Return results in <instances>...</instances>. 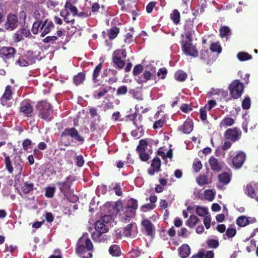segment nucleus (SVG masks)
Wrapping results in <instances>:
<instances>
[{
    "label": "nucleus",
    "instance_id": "obj_1",
    "mask_svg": "<svg viewBox=\"0 0 258 258\" xmlns=\"http://www.w3.org/2000/svg\"><path fill=\"white\" fill-rule=\"evenodd\" d=\"M54 28L53 22L49 19H45L42 22H34L31 31L33 34L36 35L41 33L40 36L44 37Z\"/></svg>",
    "mask_w": 258,
    "mask_h": 258
},
{
    "label": "nucleus",
    "instance_id": "obj_2",
    "mask_svg": "<svg viewBox=\"0 0 258 258\" xmlns=\"http://www.w3.org/2000/svg\"><path fill=\"white\" fill-rule=\"evenodd\" d=\"M93 249V245L86 233L79 238L77 242L76 251L77 254H83Z\"/></svg>",
    "mask_w": 258,
    "mask_h": 258
},
{
    "label": "nucleus",
    "instance_id": "obj_3",
    "mask_svg": "<svg viewBox=\"0 0 258 258\" xmlns=\"http://www.w3.org/2000/svg\"><path fill=\"white\" fill-rule=\"evenodd\" d=\"M36 108L38 111V116L44 120L49 119L53 112L51 104L45 101L38 102Z\"/></svg>",
    "mask_w": 258,
    "mask_h": 258
},
{
    "label": "nucleus",
    "instance_id": "obj_4",
    "mask_svg": "<svg viewBox=\"0 0 258 258\" xmlns=\"http://www.w3.org/2000/svg\"><path fill=\"white\" fill-rule=\"evenodd\" d=\"M244 85L238 80H235L232 82L229 86L230 94L233 99L240 98L243 92Z\"/></svg>",
    "mask_w": 258,
    "mask_h": 258
},
{
    "label": "nucleus",
    "instance_id": "obj_5",
    "mask_svg": "<svg viewBox=\"0 0 258 258\" xmlns=\"http://www.w3.org/2000/svg\"><path fill=\"white\" fill-rule=\"evenodd\" d=\"M16 52V49L13 47L3 46L0 49V57L6 63H10L11 61L14 60Z\"/></svg>",
    "mask_w": 258,
    "mask_h": 258
},
{
    "label": "nucleus",
    "instance_id": "obj_6",
    "mask_svg": "<svg viewBox=\"0 0 258 258\" xmlns=\"http://www.w3.org/2000/svg\"><path fill=\"white\" fill-rule=\"evenodd\" d=\"M70 137L76 141L83 143L84 138L79 134L78 131L75 127L66 128L61 134V137Z\"/></svg>",
    "mask_w": 258,
    "mask_h": 258
},
{
    "label": "nucleus",
    "instance_id": "obj_7",
    "mask_svg": "<svg viewBox=\"0 0 258 258\" xmlns=\"http://www.w3.org/2000/svg\"><path fill=\"white\" fill-rule=\"evenodd\" d=\"M20 112L25 116L31 117L33 115V107L32 101L29 99H25L20 103Z\"/></svg>",
    "mask_w": 258,
    "mask_h": 258
},
{
    "label": "nucleus",
    "instance_id": "obj_8",
    "mask_svg": "<svg viewBox=\"0 0 258 258\" xmlns=\"http://www.w3.org/2000/svg\"><path fill=\"white\" fill-rule=\"evenodd\" d=\"M241 134V131L237 127L228 128L224 133V137L227 140L235 142L239 140Z\"/></svg>",
    "mask_w": 258,
    "mask_h": 258
},
{
    "label": "nucleus",
    "instance_id": "obj_9",
    "mask_svg": "<svg viewBox=\"0 0 258 258\" xmlns=\"http://www.w3.org/2000/svg\"><path fill=\"white\" fill-rule=\"evenodd\" d=\"M182 50L187 55L194 57H197L198 56L199 52L196 47L191 43L186 41L182 40L181 42Z\"/></svg>",
    "mask_w": 258,
    "mask_h": 258
},
{
    "label": "nucleus",
    "instance_id": "obj_10",
    "mask_svg": "<svg viewBox=\"0 0 258 258\" xmlns=\"http://www.w3.org/2000/svg\"><path fill=\"white\" fill-rule=\"evenodd\" d=\"M72 176L69 175L66 178L64 181H59L57 182V185L59 186L60 191L66 197L71 191V187L72 184L71 179Z\"/></svg>",
    "mask_w": 258,
    "mask_h": 258
},
{
    "label": "nucleus",
    "instance_id": "obj_11",
    "mask_svg": "<svg viewBox=\"0 0 258 258\" xmlns=\"http://www.w3.org/2000/svg\"><path fill=\"white\" fill-rule=\"evenodd\" d=\"M194 28V19H187L185 21L183 26L184 33L186 38L190 41H192L193 39V35L195 31Z\"/></svg>",
    "mask_w": 258,
    "mask_h": 258
},
{
    "label": "nucleus",
    "instance_id": "obj_12",
    "mask_svg": "<svg viewBox=\"0 0 258 258\" xmlns=\"http://www.w3.org/2000/svg\"><path fill=\"white\" fill-rule=\"evenodd\" d=\"M18 23L17 16L14 14H9L7 16L4 27L8 30H13L17 27Z\"/></svg>",
    "mask_w": 258,
    "mask_h": 258
},
{
    "label": "nucleus",
    "instance_id": "obj_13",
    "mask_svg": "<svg viewBox=\"0 0 258 258\" xmlns=\"http://www.w3.org/2000/svg\"><path fill=\"white\" fill-rule=\"evenodd\" d=\"M12 98V90L11 86H7L6 87L5 92L1 98V104L3 106H6L7 107L10 106L7 102L10 100Z\"/></svg>",
    "mask_w": 258,
    "mask_h": 258
},
{
    "label": "nucleus",
    "instance_id": "obj_14",
    "mask_svg": "<svg viewBox=\"0 0 258 258\" xmlns=\"http://www.w3.org/2000/svg\"><path fill=\"white\" fill-rule=\"evenodd\" d=\"M108 218H110L109 216H104L101 218V220L97 221L95 224V229L96 231L101 232L103 233H105L108 232V228L106 225L104 223L106 219L108 221Z\"/></svg>",
    "mask_w": 258,
    "mask_h": 258
},
{
    "label": "nucleus",
    "instance_id": "obj_15",
    "mask_svg": "<svg viewBox=\"0 0 258 258\" xmlns=\"http://www.w3.org/2000/svg\"><path fill=\"white\" fill-rule=\"evenodd\" d=\"M246 159V154L242 151H240L232 159L233 165L236 168H240Z\"/></svg>",
    "mask_w": 258,
    "mask_h": 258
},
{
    "label": "nucleus",
    "instance_id": "obj_16",
    "mask_svg": "<svg viewBox=\"0 0 258 258\" xmlns=\"http://www.w3.org/2000/svg\"><path fill=\"white\" fill-rule=\"evenodd\" d=\"M141 224L144 228L147 235L150 236L153 235L155 231V227L151 221L147 219H144L142 221Z\"/></svg>",
    "mask_w": 258,
    "mask_h": 258
},
{
    "label": "nucleus",
    "instance_id": "obj_17",
    "mask_svg": "<svg viewBox=\"0 0 258 258\" xmlns=\"http://www.w3.org/2000/svg\"><path fill=\"white\" fill-rule=\"evenodd\" d=\"M151 167V168L148 169V172L151 176L154 175L155 172H157L160 171L161 160L159 157H155L153 159Z\"/></svg>",
    "mask_w": 258,
    "mask_h": 258
},
{
    "label": "nucleus",
    "instance_id": "obj_18",
    "mask_svg": "<svg viewBox=\"0 0 258 258\" xmlns=\"http://www.w3.org/2000/svg\"><path fill=\"white\" fill-rule=\"evenodd\" d=\"M209 163L212 171L219 172L222 170V165L214 156H211L209 159Z\"/></svg>",
    "mask_w": 258,
    "mask_h": 258
},
{
    "label": "nucleus",
    "instance_id": "obj_19",
    "mask_svg": "<svg viewBox=\"0 0 258 258\" xmlns=\"http://www.w3.org/2000/svg\"><path fill=\"white\" fill-rule=\"evenodd\" d=\"M48 14L46 13L44 10H35L33 14V17L35 19L34 22H42L45 19H48L47 18Z\"/></svg>",
    "mask_w": 258,
    "mask_h": 258
},
{
    "label": "nucleus",
    "instance_id": "obj_20",
    "mask_svg": "<svg viewBox=\"0 0 258 258\" xmlns=\"http://www.w3.org/2000/svg\"><path fill=\"white\" fill-rule=\"evenodd\" d=\"M194 124L190 119H186L179 129L186 134H189L193 130Z\"/></svg>",
    "mask_w": 258,
    "mask_h": 258
},
{
    "label": "nucleus",
    "instance_id": "obj_21",
    "mask_svg": "<svg viewBox=\"0 0 258 258\" xmlns=\"http://www.w3.org/2000/svg\"><path fill=\"white\" fill-rule=\"evenodd\" d=\"M104 233L101 232L95 231L92 234V238L95 241L97 242H104L105 240H108V236L103 235Z\"/></svg>",
    "mask_w": 258,
    "mask_h": 258
},
{
    "label": "nucleus",
    "instance_id": "obj_22",
    "mask_svg": "<svg viewBox=\"0 0 258 258\" xmlns=\"http://www.w3.org/2000/svg\"><path fill=\"white\" fill-rule=\"evenodd\" d=\"M109 254L113 257L120 256L122 253L119 245L117 244L111 245L108 249Z\"/></svg>",
    "mask_w": 258,
    "mask_h": 258
},
{
    "label": "nucleus",
    "instance_id": "obj_23",
    "mask_svg": "<svg viewBox=\"0 0 258 258\" xmlns=\"http://www.w3.org/2000/svg\"><path fill=\"white\" fill-rule=\"evenodd\" d=\"M178 253L181 257H187L190 254L189 246L187 244H182L178 249Z\"/></svg>",
    "mask_w": 258,
    "mask_h": 258
},
{
    "label": "nucleus",
    "instance_id": "obj_24",
    "mask_svg": "<svg viewBox=\"0 0 258 258\" xmlns=\"http://www.w3.org/2000/svg\"><path fill=\"white\" fill-rule=\"evenodd\" d=\"M102 66L103 64L102 62L99 63L96 66L93 72L92 79L94 83H97L99 81L98 78L100 74L101 71L102 69Z\"/></svg>",
    "mask_w": 258,
    "mask_h": 258
},
{
    "label": "nucleus",
    "instance_id": "obj_25",
    "mask_svg": "<svg viewBox=\"0 0 258 258\" xmlns=\"http://www.w3.org/2000/svg\"><path fill=\"white\" fill-rule=\"evenodd\" d=\"M170 18L173 23L178 25L180 23V14L177 9H174L170 14Z\"/></svg>",
    "mask_w": 258,
    "mask_h": 258
},
{
    "label": "nucleus",
    "instance_id": "obj_26",
    "mask_svg": "<svg viewBox=\"0 0 258 258\" xmlns=\"http://www.w3.org/2000/svg\"><path fill=\"white\" fill-rule=\"evenodd\" d=\"M86 79V73L85 72L79 73L73 78V82L77 86L83 83Z\"/></svg>",
    "mask_w": 258,
    "mask_h": 258
},
{
    "label": "nucleus",
    "instance_id": "obj_27",
    "mask_svg": "<svg viewBox=\"0 0 258 258\" xmlns=\"http://www.w3.org/2000/svg\"><path fill=\"white\" fill-rule=\"evenodd\" d=\"M152 76V72L146 70L144 71L141 77L138 80V83L140 84L146 83L151 79Z\"/></svg>",
    "mask_w": 258,
    "mask_h": 258
},
{
    "label": "nucleus",
    "instance_id": "obj_28",
    "mask_svg": "<svg viewBox=\"0 0 258 258\" xmlns=\"http://www.w3.org/2000/svg\"><path fill=\"white\" fill-rule=\"evenodd\" d=\"M118 53L117 52L116 53V55H113L112 61L119 69H121L125 66V61L122 60L121 57H118Z\"/></svg>",
    "mask_w": 258,
    "mask_h": 258
},
{
    "label": "nucleus",
    "instance_id": "obj_29",
    "mask_svg": "<svg viewBox=\"0 0 258 258\" xmlns=\"http://www.w3.org/2000/svg\"><path fill=\"white\" fill-rule=\"evenodd\" d=\"M199 221V218L197 216L190 215L186 222V225L190 228H194Z\"/></svg>",
    "mask_w": 258,
    "mask_h": 258
},
{
    "label": "nucleus",
    "instance_id": "obj_30",
    "mask_svg": "<svg viewBox=\"0 0 258 258\" xmlns=\"http://www.w3.org/2000/svg\"><path fill=\"white\" fill-rule=\"evenodd\" d=\"M3 155L5 157L6 168L7 169V171L9 173H12L14 171V169L12 166L11 159L10 157L7 155V154L5 153H3Z\"/></svg>",
    "mask_w": 258,
    "mask_h": 258
},
{
    "label": "nucleus",
    "instance_id": "obj_31",
    "mask_svg": "<svg viewBox=\"0 0 258 258\" xmlns=\"http://www.w3.org/2000/svg\"><path fill=\"white\" fill-rule=\"evenodd\" d=\"M64 8L67 11H70L73 17L76 16L78 14L77 8L70 2H66L64 5Z\"/></svg>",
    "mask_w": 258,
    "mask_h": 258
},
{
    "label": "nucleus",
    "instance_id": "obj_32",
    "mask_svg": "<svg viewBox=\"0 0 258 258\" xmlns=\"http://www.w3.org/2000/svg\"><path fill=\"white\" fill-rule=\"evenodd\" d=\"M34 185L33 183H30L28 181H26L24 183L22 187V190L25 194H29L34 189Z\"/></svg>",
    "mask_w": 258,
    "mask_h": 258
},
{
    "label": "nucleus",
    "instance_id": "obj_33",
    "mask_svg": "<svg viewBox=\"0 0 258 258\" xmlns=\"http://www.w3.org/2000/svg\"><path fill=\"white\" fill-rule=\"evenodd\" d=\"M219 181L225 184L229 183L230 181V176L227 172H223L218 175Z\"/></svg>",
    "mask_w": 258,
    "mask_h": 258
},
{
    "label": "nucleus",
    "instance_id": "obj_34",
    "mask_svg": "<svg viewBox=\"0 0 258 258\" xmlns=\"http://www.w3.org/2000/svg\"><path fill=\"white\" fill-rule=\"evenodd\" d=\"M245 194L251 198H255L256 197V194L253 186L251 183H248L246 185L244 189Z\"/></svg>",
    "mask_w": 258,
    "mask_h": 258
},
{
    "label": "nucleus",
    "instance_id": "obj_35",
    "mask_svg": "<svg viewBox=\"0 0 258 258\" xmlns=\"http://www.w3.org/2000/svg\"><path fill=\"white\" fill-rule=\"evenodd\" d=\"M249 223V220L245 216H241L236 220V224L240 227H244Z\"/></svg>",
    "mask_w": 258,
    "mask_h": 258
},
{
    "label": "nucleus",
    "instance_id": "obj_36",
    "mask_svg": "<svg viewBox=\"0 0 258 258\" xmlns=\"http://www.w3.org/2000/svg\"><path fill=\"white\" fill-rule=\"evenodd\" d=\"M119 32V28L117 27H113L108 31V36L110 39L115 38Z\"/></svg>",
    "mask_w": 258,
    "mask_h": 258
},
{
    "label": "nucleus",
    "instance_id": "obj_37",
    "mask_svg": "<svg viewBox=\"0 0 258 258\" xmlns=\"http://www.w3.org/2000/svg\"><path fill=\"white\" fill-rule=\"evenodd\" d=\"M230 28L226 26H222L219 29V35L221 38H224L231 35Z\"/></svg>",
    "mask_w": 258,
    "mask_h": 258
},
{
    "label": "nucleus",
    "instance_id": "obj_38",
    "mask_svg": "<svg viewBox=\"0 0 258 258\" xmlns=\"http://www.w3.org/2000/svg\"><path fill=\"white\" fill-rule=\"evenodd\" d=\"M238 59L241 61H244L250 60L252 58V56L246 52H240L237 54Z\"/></svg>",
    "mask_w": 258,
    "mask_h": 258
},
{
    "label": "nucleus",
    "instance_id": "obj_39",
    "mask_svg": "<svg viewBox=\"0 0 258 258\" xmlns=\"http://www.w3.org/2000/svg\"><path fill=\"white\" fill-rule=\"evenodd\" d=\"M197 182L199 185L203 186L209 183L208 177L205 175H200L196 178Z\"/></svg>",
    "mask_w": 258,
    "mask_h": 258
},
{
    "label": "nucleus",
    "instance_id": "obj_40",
    "mask_svg": "<svg viewBox=\"0 0 258 258\" xmlns=\"http://www.w3.org/2000/svg\"><path fill=\"white\" fill-rule=\"evenodd\" d=\"M210 49L213 52H217L219 54L221 52L222 48L219 42H212Z\"/></svg>",
    "mask_w": 258,
    "mask_h": 258
},
{
    "label": "nucleus",
    "instance_id": "obj_41",
    "mask_svg": "<svg viewBox=\"0 0 258 258\" xmlns=\"http://www.w3.org/2000/svg\"><path fill=\"white\" fill-rule=\"evenodd\" d=\"M234 122L232 118L226 117L223 119L220 122L221 127H227L232 125Z\"/></svg>",
    "mask_w": 258,
    "mask_h": 258
},
{
    "label": "nucleus",
    "instance_id": "obj_42",
    "mask_svg": "<svg viewBox=\"0 0 258 258\" xmlns=\"http://www.w3.org/2000/svg\"><path fill=\"white\" fill-rule=\"evenodd\" d=\"M174 78L176 81L183 82L186 79L187 74L182 71H178L175 73Z\"/></svg>",
    "mask_w": 258,
    "mask_h": 258
},
{
    "label": "nucleus",
    "instance_id": "obj_43",
    "mask_svg": "<svg viewBox=\"0 0 258 258\" xmlns=\"http://www.w3.org/2000/svg\"><path fill=\"white\" fill-rule=\"evenodd\" d=\"M111 87L108 86L100 88L99 91L97 92V97L100 98L104 96L111 90Z\"/></svg>",
    "mask_w": 258,
    "mask_h": 258
},
{
    "label": "nucleus",
    "instance_id": "obj_44",
    "mask_svg": "<svg viewBox=\"0 0 258 258\" xmlns=\"http://www.w3.org/2000/svg\"><path fill=\"white\" fill-rule=\"evenodd\" d=\"M55 191V187L48 186L46 188L45 196L48 198H52Z\"/></svg>",
    "mask_w": 258,
    "mask_h": 258
},
{
    "label": "nucleus",
    "instance_id": "obj_45",
    "mask_svg": "<svg viewBox=\"0 0 258 258\" xmlns=\"http://www.w3.org/2000/svg\"><path fill=\"white\" fill-rule=\"evenodd\" d=\"M148 143L147 140L142 139L140 141L139 144L137 147V151H145V148L148 146Z\"/></svg>",
    "mask_w": 258,
    "mask_h": 258
},
{
    "label": "nucleus",
    "instance_id": "obj_46",
    "mask_svg": "<svg viewBox=\"0 0 258 258\" xmlns=\"http://www.w3.org/2000/svg\"><path fill=\"white\" fill-rule=\"evenodd\" d=\"M204 195L206 200L212 201L215 198V193L211 189H206L204 191Z\"/></svg>",
    "mask_w": 258,
    "mask_h": 258
},
{
    "label": "nucleus",
    "instance_id": "obj_47",
    "mask_svg": "<svg viewBox=\"0 0 258 258\" xmlns=\"http://www.w3.org/2000/svg\"><path fill=\"white\" fill-rule=\"evenodd\" d=\"M131 116H132L133 117V120L134 124L136 126V127L138 128V130L141 129V130L142 131L143 130V129H142L143 124H141L142 116L141 115H140L139 119L140 120V121L139 123L137 121V120H136L135 119V118H136V117H137L136 114L134 113V114H131Z\"/></svg>",
    "mask_w": 258,
    "mask_h": 258
},
{
    "label": "nucleus",
    "instance_id": "obj_48",
    "mask_svg": "<svg viewBox=\"0 0 258 258\" xmlns=\"http://www.w3.org/2000/svg\"><path fill=\"white\" fill-rule=\"evenodd\" d=\"M251 105V101L250 98L248 97H246L243 99L242 101L241 106L243 109H248Z\"/></svg>",
    "mask_w": 258,
    "mask_h": 258
},
{
    "label": "nucleus",
    "instance_id": "obj_49",
    "mask_svg": "<svg viewBox=\"0 0 258 258\" xmlns=\"http://www.w3.org/2000/svg\"><path fill=\"white\" fill-rule=\"evenodd\" d=\"M196 213L200 216H205L208 213V210L206 208L198 206L196 208Z\"/></svg>",
    "mask_w": 258,
    "mask_h": 258
},
{
    "label": "nucleus",
    "instance_id": "obj_50",
    "mask_svg": "<svg viewBox=\"0 0 258 258\" xmlns=\"http://www.w3.org/2000/svg\"><path fill=\"white\" fill-rule=\"evenodd\" d=\"M127 205L134 210H137L138 208V201L134 198H131L127 201Z\"/></svg>",
    "mask_w": 258,
    "mask_h": 258
},
{
    "label": "nucleus",
    "instance_id": "obj_51",
    "mask_svg": "<svg viewBox=\"0 0 258 258\" xmlns=\"http://www.w3.org/2000/svg\"><path fill=\"white\" fill-rule=\"evenodd\" d=\"M57 39V37L55 36H48L46 37L43 40V42L45 43H51L52 44H53L55 43V42Z\"/></svg>",
    "mask_w": 258,
    "mask_h": 258
},
{
    "label": "nucleus",
    "instance_id": "obj_52",
    "mask_svg": "<svg viewBox=\"0 0 258 258\" xmlns=\"http://www.w3.org/2000/svg\"><path fill=\"white\" fill-rule=\"evenodd\" d=\"M207 245L210 248H216L219 245V243L218 240L210 239L207 240Z\"/></svg>",
    "mask_w": 258,
    "mask_h": 258
},
{
    "label": "nucleus",
    "instance_id": "obj_53",
    "mask_svg": "<svg viewBox=\"0 0 258 258\" xmlns=\"http://www.w3.org/2000/svg\"><path fill=\"white\" fill-rule=\"evenodd\" d=\"M144 70L143 66L141 65V64H138L136 65L133 71V75L135 76H136L140 74H141Z\"/></svg>",
    "mask_w": 258,
    "mask_h": 258
},
{
    "label": "nucleus",
    "instance_id": "obj_54",
    "mask_svg": "<svg viewBox=\"0 0 258 258\" xmlns=\"http://www.w3.org/2000/svg\"><path fill=\"white\" fill-rule=\"evenodd\" d=\"M63 12H61V16L63 17V20L66 22L67 23H70L72 24H73L75 23V20L74 18L71 19L70 18V14L68 11H67L66 12V14L65 15H63Z\"/></svg>",
    "mask_w": 258,
    "mask_h": 258
},
{
    "label": "nucleus",
    "instance_id": "obj_55",
    "mask_svg": "<svg viewBox=\"0 0 258 258\" xmlns=\"http://www.w3.org/2000/svg\"><path fill=\"white\" fill-rule=\"evenodd\" d=\"M127 92V88L125 86H121L118 88L116 95L117 96H120L125 95Z\"/></svg>",
    "mask_w": 258,
    "mask_h": 258
},
{
    "label": "nucleus",
    "instance_id": "obj_56",
    "mask_svg": "<svg viewBox=\"0 0 258 258\" xmlns=\"http://www.w3.org/2000/svg\"><path fill=\"white\" fill-rule=\"evenodd\" d=\"M133 227V224H127L123 229V233L124 236L129 237L131 235V230Z\"/></svg>",
    "mask_w": 258,
    "mask_h": 258
},
{
    "label": "nucleus",
    "instance_id": "obj_57",
    "mask_svg": "<svg viewBox=\"0 0 258 258\" xmlns=\"http://www.w3.org/2000/svg\"><path fill=\"white\" fill-rule=\"evenodd\" d=\"M166 123L165 119H160L156 121L153 124V128L157 129L161 128L164 126Z\"/></svg>",
    "mask_w": 258,
    "mask_h": 258
},
{
    "label": "nucleus",
    "instance_id": "obj_58",
    "mask_svg": "<svg viewBox=\"0 0 258 258\" xmlns=\"http://www.w3.org/2000/svg\"><path fill=\"white\" fill-rule=\"evenodd\" d=\"M15 64L20 67H27L29 65L28 62L24 59L23 57H20L16 61Z\"/></svg>",
    "mask_w": 258,
    "mask_h": 258
},
{
    "label": "nucleus",
    "instance_id": "obj_59",
    "mask_svg": "<svg viewBox=\"0 0 258 258\" xmlns=\"http://www.w3.org/2000/svg\"><path fill=\"white\" fill-rule=\"evenodd\" d=\"M202 164L201 161L197 160L195 161L192 165V167L195 172H199L202 168Z\"/></svg>",
    "mask_w": 258,
    "mask_h": 258
},
{
    "label": "nucleus",
    "instance_id": "obj_60",
    "mask_svg": "<svg viewBox=\"0 0 258 258\" xmlns=\"http://www.w3.org/2000/svg\"><path fill=\"white\" fill-rule=\"evenodd\" d=\"M236 234V230L235 228H228L226 231V235L228 238L233 237Z\"/></svg>",
    "mask_w": 258,
    "mask_h": 258
},
{
    "label": "nucleus",
    "instance_id": "obj_61",
    "mask_svg": "<svg viewBox=\"0 0 258 258\" xmlns=\"http://www.w3.org/2000/svg\"><path fill=\"white\" fill-rule=\"evenodd\" d=\"M167 74V70L165 68H160L158 72L157 76L160 77L161 76V78L162 79H164L166 78V75Z\"/></svg>",
    "mask_w": 258,
    "mask_h": 258
},
{
    "label": "nucleus",
    "instance_id": "obj_62",
    "mask_svg": "<svg viewBox=\"0 0 258 258\" xmlns=\"http://www.w3.org/2000/svg\"><path fill=\"white\" fill-rule=\"evenodd\" d=\"M207 105L204 107L201 108L200 110V116L202 120L204 121L207 119Z\"/></svg>",
    "mask_w": 258,
    "mask_h": 258
},
{
    "label": "nucleus",
    "instance_id": "obj_63",
    "mask_svg": "<svg viewBox=\"0 0 258 258\" xmlns=\"http://www.w3.org/2000/svg\"><path fill=\"white\" fill-rule=\"evenodd\" d=\"M139 154L140 159L143 161H147L149 159V155L148 153H146L145 151L138 152Z\"/></svg>",
    "mask_w": 258,
    "mask_h": 258
},
{
    "label": "nucleus",
    "instance_id": "obj_64",
    "mask_svg": "<svg viewBox=\"0 0 258 258\" xmlns=\"http://www.w3.org/2000/svg\"><path fill=\"white\" fill-rule=\"evenodd\" d=\"M209 57V51L207 49L204 48L201 50L200 58L203 60L206 59Z\"/></svg>",
    "mask_w": 258,
    "mask_h": 258
}]
</instances>
